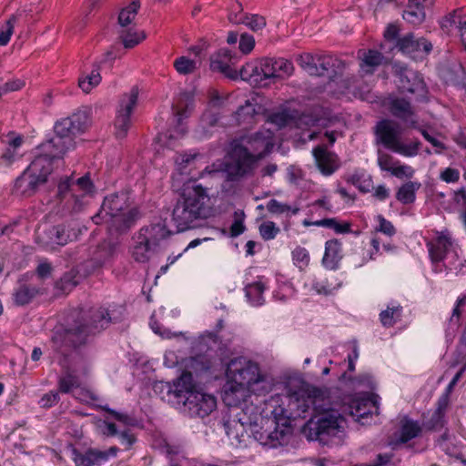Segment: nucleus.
<instances>
[{
	"label": "nucleus",
	"mask_w": 466,
	"mask_h": 466,
	"mask_svg": "<svg viewBox=\"0 0 466 466\" xmlns=\"http://www.w3.org/2000/svg\"><path fill=\"white\" fill-rule=\"evenodd\" d=\"M264 285L259 281L246 286V297L253 306H260L264 303Z\"/></svg>",
	"instance_id": "40"
},
{
	"label": "nucleus",
	"mask_w": 466,
	"mask_h": 466,
	"mask_svg": "<svg viewBox=\"0 0 466 466\" xmlns=\"http://www.w3.org/2000/svg\"><path fill=\"white\" fill-rule=\"evenodd\" d=\"M376 143L394 153L411 157L418 155L420 142L416 140L409 144L401 141V130L398 123L383 119L375 127Z\"/></svg>",
	"instance_id": "10"
},
{
	"label": "nucleus",
	"mask_w": 466,
	"mask_h": 466,
	"mask_svg": "<svg viewBox=\"0 0 466 466\" xmlns=\"http://www.w3.org/2000/svg\"><path fill=\"white\" fill-rule=\"evenodd\" d=\"M39 293V289L35 286L21 284L14 292V302L18 306H24L32 301V299Z\"/></svg>",
	"instance_id": "35"
},
{
	"label": "nucleus",
	"mask_w": 466,
	"mask_h": 466,
	"mask_svg": "<svg viewBox=\"0 0 466 466\" xmlns=\"http://www.w3.org/2000/svg\"><path fill=\"white\" fill-rule=\"evenodd\" d=\"M37 238L44 246L53 247L66 245L70 239V235L64 226L58 225L39 232Z\"/></svg>",
	"instance_id": "26"
},
{
	"label": "nucleus",
	"mask_w": 466,
	"mask_h": 466,
	"mask_svg": "<svg viewBox=\"0 0 466 466\" xmlns=\"http://www.w3.org/2000/svg\"><path fill=\"white\" fill-rule=\"evenodd\" d=\"M73 460L76 466H93L107 461L108 452H102V451L96 449H88L86 452L81 453L75 450Z\"/></svg>",
	"instance_id": "27"
},
{
	"label": "nucleus",
	"mask_w": 466,
	"mask_h": 466,
	"mask_svg": "<svg viewBox=\"0 0 466 466\" xmlns=\"http://www.w3.org/2000/svg\"><path fill=\"white\" fill-rule=\"evenodd\" d=\"M290 429L287 424V419L279 427H274L267 436H258V442L268 448H277L288 441Z\"/></svg>",
	"instance_id": "25"
},
{
	"label": "nucleus",
	"mask_w": 466,
	"mask_h": 466,
	"mask_svg": "<svg viewBox=\"0 0 466 466\" xmlns=\"http://www.w3.org/2000/svg\"><path fill=\"white\" fill-rule=\"evenodd\" d=\"M249 147L234 142L225 164V171L230 180L238 179L254 168L256 162L264 157L273 147V133L262 130L254 134L248 140Z\"/></svg>",
	"instance_id": "4"
},
{
	"label": "nucleus",
	"mask_w": 466,
	"mask_h": 466,
	"mask_svg": "<svg viewBox=\"0 0 466 466\" xmlns=\"http://www.w3.org/2000/svg\"><path fill=\"white\" fill-rule=\"evenodd\" d=\"M113 319L108 310L100 307L82 313L68 328L55 330L52 348L63 369L57 381L59 392L67 394L80 386L76 373L86 372L93 357L91 351L84 348Z\"/></svg>",
	"instance_id": "1"
},
{
	"label": "nucleus",
	"mask_w": 466,
	"mask_h": 466,
	"mask_svg": "<svg viewBox=\"0 0 466 466\" xmlns=\"http://www.w3.org/2000/svg\"><path fill=\"white\" fill-rule=\"evenodd\" d=\"M88 123V116L85 111H77L57 121L55 125V136L40 146L41 152L52 160L61 158L67 150L74 147V137L83 133Z\"/></svg>",
	"instance_id": "8"
},
{
	"label": "nucleus",
	"mask_w": 466,
	"mask_h": 466,
	"mask_svg": "<svg viewBox=\"0 0 466 466\" xmlns=\"http://www.w3.org/2000/svg\"><path fill=\"white\" fill-rule=\"evenodd\" d=\"M60 400L58 391H50L45 394L40 400L41 406L45 408L52 407Z\"/></svg>",
	"instance_id": "62"
},
{
	"label": "nucleus",
	"mask_w": 466,
	"mask_h": 466,
	"mask_svg": "<svg viewBox=\"0 0 466 466\" xmlns=\"http://www.w3.org/2000/svg\"><path fill=\"white\" fill-rule=\"evenodd\" d=\"M378 156V165L381 170L389 171L391 173V170L394 168V167L399 163L398 161H395L394 157L390 156L388 153H385L381 150H378L377 152Z\"/></svg>",
	"instance_id": "54"
},
{
	"label": "nucleus",
	"mask_w": 466,
	"mask_h": 466,
	"mask_svg": "<svg viewBox=\"0 0 466 466\" xmlns=\"http://www.w3.org/2000/svg\"><path fill=\"white\" fill-rule=\"evenodd\" d=\"M93 190L94 185L86 174L77 179L66 177L58 184L57 194L60 198H64L67 193H70L75 202L73 209L78 212L86 204L85 198L91 194Z\"/></svg>",
	"instance_id": "11"
},
{
	"label": "nucleus",
	"mask_w": 466,
	"mask_h": 466,
	"mask_svg": "<svg viewBox=\"0 0 466 466\" xmlns=\"http://www.w3.org/2000/svg\"><path fill=\"white\" fill-rule=\"evenodd\" d=\"M341 258V245L337 239L328 240L325 244V253L322 264L329 269H335Z\"/></svg>",
	"instance_id": "31"
},
{
	"label": "nucleus",
	"mask_w": 466,
	"mask_h": 466,
	"mask_svg": "<svg viewBox=\"0 0 466 466\" xmlns=\"http://www.w3.org/2000/svg\"><path fill=\"white\" fill-rule=\"evenodd\" d=\"M238 76L241 79L249 81L250 83L258 86H267L268 82H266L263 75L259 69V62L258 64L248 63L241 67Z\"/></svg>",
	"instance_id": "32"
},
{
	"label": "nucleus",
	"mask_w": 466,
	"mask_h": 466,
	"mask_svg": "<svg viewBox=\"0 0 466 466\" xmlns=\"http://www.w3.org/2000/svg\"><path fill=\"white\" fill-rule=\"evenodd\" d=\"M455 14H458L456 16L457 27L461 33L466 32V8L457 9Z\"/></svg>",
	"instance_id": "64"
},
{
	"label": "nucleus",
	"mask_w": 466,
	"mask_h": 466,
	"mask_svg": "<svg viewBox=\"0 0 466 466\" xmlns=\"http://www.w3.org/2000/svg\"><path fill=\"white\" fill-rule=\"evenodd\" d=\"M275 69L278 79L292 75L293 64L285 58H274Z\"/></svg>",
	"instance_id": "49"
},
{
	"label": "nucleus",
	"mask_w": 466,
	"mask_h": 466,
	"mask_svg": "<svg viewBox=\"0 0 466 466\" xmlns=\"http://www.w3.org/2000/svg\"><path fill=\"white\" fill-rule=\"evenodd\" d=\"M397 46L400 51L410 56L413 59H420L432 49L431 42L423 37H415L412 33L407 34L398 40Z\"/></svg>",
	"instance_id": "16"
},
{
	"label": "nucleus",
	"mask_w": 466,
	"mask_h": 466,
	"mask_svg": "<svg viewBox=\"0 0 466 466\" xmlns=\"http://www.w3.org/2000/svg\"><path fill=\"white\" fill-rule=\"evenodd\" d=\"M77 285V280L73 273H66L56 283V288L63 293L70 292Z\"/></svg>",
	"instance_id": "51"
},
{
	"label": "nucleus",
	"mask_w": 466,
	"mask_h": 466,
	"mask_svg": "<svg viewBox=\"0 0 466 466\" xmlns=\"http://www.w3.org/2000/svg\"><path fill=\"white\" fill-rule=\"evenodd\" d=\"M271 418L268 416L263 419V422H259L257 428H252L250 432L253 438L258 441V436H267L272 431L274 427H279L282 421L295 416V410L290 408L286 409L279 406L269 410Z\"/></svg>",
	"instance_id": "15"
},
{
	"label": "nucleus",
	"mask_w": 466,
	"mask_h": 466,
	"mask_svg": "<svg viewBox=\"0 0 466 466\" xmlns=\"http://www.w3.org/2000/svg\"><path fill=\"white\" fill-rule=\"evenodd\" d=\"M370 407L378 410L376 400H362L353 401L352 404L347 409L349 414L356 420L365 418L368 414L371 413Z\"/></svg>",
	"instance_id": "34"
},
{
	"label": "nucleus",
	"mask_w": 466,
	"mask_h": 466,
	"mask_svg": "<svg viewBox=\"0 0 466 466\" xmlns=\"http://www.w3.org/2000/svg\"><path fill=\"white\" fill-rule=\"evenodd\" d=\"M236 59L235 54L228 49L222 48L211 56L210 68L212 71L222 73L230 79H237L239 73L232 67Z\"/></svg>",
	"instance_id": "17"
},
{
	"label": "nucleus",
	"mask_w": 466,
	"mask_h": 466,
	"mask_svg": "<svg viewBox=\"0 0 466 466\" xmlns=\"http://www.w3.org/2000/svg\"><path fill=\"white\" fill-rule=\"evenodd\" d=\"M326 392L319 388L303 386L289 397V407L295 410L296 417H306L311 409L315 415L307 422L304 432L311 441L328 443L332 437L343 433L347 426L345 417L336 409L326 408L324 401Z\"/></svg>",
	"instance_id": "2"
},
{
	"label": "nucleus",
	"mask_w": 466,
	"mask_h": 466,
	"mask_svg": "<svg viewBox=\"0 0 466 466\" xmlns=\"http://www.w3.org/2000/svg\"><path fill=\"white\" fill-rule=\"evenodd\" d=\"M340 283H334L332 279H316L312 284V289L319 295H330L338 290Z\"/></svg>",
	"instance_id": "44"
},
{
	"label": "nucleus",
	"mask_w": 466,
	"mask_h": 466,
	"mask_svg": "<svg viewBox=\"0 0 466 466\" xmlns=\"http://www.w3.org/2000/svg\"><path fill=\"white\" fill-rule=\"evenodd\" d=\"M174 67L181 75L193 73L197 68V64L186 56H180L174 61Z\"/></svg>",
	"instance_id": "47"
},
{
	"label": "nucleus",
	"mask_w": 466,
	"mask_h": 466,
	"mask_svg": "<svg viewBox=\"0 0 466 466\" xmlns=\"http://www.w3.org/2000/svg\"><path fill=\"white\" fill-rule=\"evenodd\" d=\"M242 405L239 411H238L234 418L248 426L249 430L257 428L259 422H263V419L268 416L269 412H263L259 410L257 404L253 402L248 403V399L242 401L238 406Z\"/></svg>",
	"instance_id": "20"
},
{
	"label": "nucleus",
	"mask_w": 466,
	"mask_h": 466,
	"mask_svg": "<svg viewBox=\"0 0 466 466\" xmlns=\"http://www.w3.org/2000/svg\"><path fill=\"white\" fill-rule=\"evenodd\" d=\"M269 119L272 124H275L279 128H281L289 125L292 117L287 111H281L272 114Z\"/></svg>",
	"instance_id": "57"
},
{
	"label": "nucleus",
	"mask_w": 466,
	"mask_h": 466,
	"mask_svg": "<svg viewBox=\"0 0 466 466\" xmlns=\"http://www.w3.org/2000/svg\"><path fill=\"white\" fill-rule=\"evenodd\" d=\"M390 174L398 178H411L414 175V169L407 165H399L394 167Z\"/></svg>",
	"instance_id": "59"
},
{
	"label": "nucleus",
	"mask_w": 466,
	"mask_h": 466,
	"mask_svg": "<svg viewBox=\"0 0 466 466\" xmlns=\"http://www.w3.org/2000/svg\"><path fill=\"white\" fill-rule=\"evenodd\" d=\"M138 89L134 86L128 94H125L120 100L119 109L115 121L116 136L117 138L126 137L131 122L130 116L137 105Z\"/></svg>",
	"instance_id": "13"
},
{
	"label": "nucleus",
	"mask_w": 466,
	"mask_h": 466,
	"mask_svg": "<svg viewBox=\"0 0 466 466\" xmlns=\"http://www.w3.org/2000/svg\"><path fill=\"white\" fill-rule=\"evenodd\" d=\"M255 46V39L251 35L242 34L239 39L238 48L243 54L250 53Z\"/></svg>",
	"instance_id": "58"
},
{
	"label": "nucleus",
	"mask_w": 466,
	"mask_h": 466,
	"mask_svg": "<svg viewBox=\"0 0 466 466\" xmlns=\"http://www.w3.org/2000/svg\"><path fill=\"white\" fill-rule=\"evenodd\" d=\"M318 73L313 76H327L329 78L341 74L345 68V63L331 56H319L316 59Z\"/></svg>",
	"instance_id": "23"
},
{
	"label": "nucleus",
	"mask_w": 466,
	"mask_h": 466,
	"mask_svg": "<svg viewBox=\"0 0 466 466\" xmlns=\"http://www.w3.org/2000/svg\"><path fill=\"white\" fill-rule=\"evenodd\" d=\"M420 187V183L409 181L403 184L396 194V198L402 204H410L415 200L416 191Z\"/></svg>",
	"instance_id": "37"
},
{
	"label": "nucleus",
	"mask_w": 466,
	"mask_h": 466,
	"mask_svg": "<svg viewBox=\"0 0 466 466\" xmlns=\"http://www.w3.org/2000/svg\"><path fill=\"white\" fill-rule=\"evenodd\" d=\"M254 114V106L249 101H246V104L244 106H239L238 111L236 112L237 121L238 122V124L250 123L251 120L253 119Z\"/></svg>",
	"instance_id": "50"
},
{
	"label": "nucleus",
	"mask_w": 466,
	"mask_h": 466,
	"mask_svg": "<svg viewBox=\"0 0 466 466\" xmlns=\"http://www.w3.org/2000/svg\"><path fill=\"white\" fill-rule=\"evenodd\" d=\"M175 110V121L177 127L168 132V137L170 139H178L183 137L187 132V127L183 123V119L189 116L191 109L193 108V98L188 93L180 94L176 106H173Z\"/></svg>",
	"instance_id": "14"
},
{
	"label": "nucleus",
	"mask_w": 466,
	"mask_h": 466,
	"mask_svg": "<svg viewBox=\"0 0 466 466\" xmlns=\"http://www.w3.org/2000/svg\"><path fill=\"white\" fill-rule=\"evenodd\" d=\"M428 0H409L407 8L403 12V19L414 25L421 24L425 19L423 3ZM431 4L432 0H429Z\"/></svg>",
	"instance_id": "29"
},
{
	"label": "nucleus",
	"mask_w": 466,
	"mask_h": 466,
	"mask_svg": "<svg viewBox=\"0 0 466 466\" xmlns=\"http://www.w3.org/2000/svg\"><path fill=\"white\" fill-rule=\"evenodd\" d=\"M15 21L16 17L12 15L0 30V46H6L10 41V37L14 32Z\"/></svg>",
	"instance_id": "55"
},
{
	"label": "nucleus",
	"mask_w": 466,
	"mask_h": 466,
	"mask_svg": "<svg viewBox=\"0 0 466 466\" xmlns=\"http://www.w3.org/2000/svg\"><path fill=\"white\" fill-rule=\"evenodd\" d=\"M209 197L201 185L187 186L177 200L172 213L177 231L195 228L198 222L212 216Z\"/></svg>",
	"instance_id": "6"
},
{
	"label": "nucleus",
	"mask_w": 466,
	"mask_h": 466,
	"mask_svg": "<svg viewBox=\"0 0 466 466\" xmlns=\"http://www.w3.org/2000/svg\"><path fill=\"white\" fill-rule=\"evenodd\" d=\"M50 157L42 152L35 157L28 167L19 176L14 185L15 193L23 196L33 195L37 188L47 181L53 170Z\"/></svg>",
	"instance_id": "9"
},
{
	"label": "nucleus",
	"mask_w": 466,
	"mask_h": 466,
	"mask_svg": "<svg viewBox=\"0 0 466 466\" xmlns=\"http://www.w3.org/2000/svg\"><path fill=\"white\" fill-rule=\"evenodd\" d=\"M389 109L390 113L400 118L410 127H417L418 119L409 101L400 97L389 98Z\"/></svg>",
	"instance_id": "18"
},
{
	"label": "nucleus",
	"mask_w": 466,
	"mask_h": 466,
	"mask_svg": "<svg viewBox=\"0 0 466 466\" xmlns=\"http://www.w3.org/2000/svg\"><path fill=\"white\" fill-rule=\"evenodd\" d=\"M120 37L126 48H132L145 39L146 35L143 31H132L131 29H122Z\"/></svg>",
	"instance_id": "43"
},
{
	"label": "nucleus",
	"mask_w": 466,
	"mask_h": 466,
	"mask_svg": "<svg viewBox=\"0 0 466 466\" xmlns=\"http://www.w3.org/2000/svg\"><path fill=\"white\" fill-rule=\"evenodd\" d=\"M384 56L377 50L370 49L362 52L360 71L365 74H372L381 65Z\"/></svg>",
	"instance_id": "33"
},
{
	"label": "nucleus",
	"mask_w": 466,
	"mask_h": 466,
	"mask_svg": "<svg viewBox=\"0 0 466 466\" xmlns=\"http://www.w3.org/2000/svg\"><path fill=\"white\" fill-rule=\"evenodd\" d=\"M140 7L139 0H133L127 7H124L118 15V25L122 29H127L132 21L135 19Z\"/></svg>",
	"instance_id": "39"
},
{
	"label": "nucleus",
	"mask_w": 466,
	"mask_h": 466,
	"mask_svg": "<svg viewBox=\"0 0 466 466\" xmlns=\"http://www.w3.org/2000/svg\"><path fill=\"white\" fill-rule=\"evenodd\" d=\"M101 82V76L99 66H96L90 74L78 80L79 87L86 93L90 92L95 86H98Z\"/></svg>",
	"instance_id": "42"
},
{
	"label": "nucleus",
	"mask_w": 466,
	"mask_h": 466,
	"mask_svg": "<svg viewBox=\"0 0 466 466\" xmlns=\"http://www.w3.org/2000/svg\"><path fill=\"white\" fill-rule=\"evenodd\" d=\"M312 153L318 168L324 176H330L339 168L337 155L328 151L324 147H315Z\"/></svg>",
	"instance_id": "21"
},
{
	"label": "nucleus",
	"mask_w": 466,
	"mask_h": 466,
	"mask_svg": "<svg viewBox=\"0 0 466 466\" xmlns=\"http://www.w3.org/2000/svg\"><path fill=\"white\" fill-rule=\"evenodd\" d=\"M218 122V116L213 112H205L195 130V137L198 139H207L213 134L214 128Z\"/></svg>",
	"instance_id": "30"
},
{
	"label": "nucleus",
	"mask_w": 466,
	"mask_h": 466,
	"mask_svg": "<svg viewBox=\"0 0 466 466\" xmlns=\"http://www.w3.org/2000/svg\"><path fill=\"white\" fill-rule=\"evenodd\" d=\"M152 247L153 246L147 241V238L137 236L132 251L134 259L139 263L147 262L149 258Z\"/></svg>",
	"instance_id": "38"
},
{
	"label": "nucleus",
	"mask_w": 466,
	"mask_h": 466,
	"mask_svg": "<svg viewBox=\"0 0 466 466\" xmlns=\"http://www.w3.org/2000/svg\"><path fill=\"white\" fill-rule=\"evenodd\" d=\"M168 394L174 398L177 405L190 417L205 418L217 407L214 395L204 392L198 388L189 371H184L169 386Z\"/></svg>",
	"instance_id": "5"
},
{
	"label": "nucleus",
	"mask_w": 466,
	"mask_h": 466,
	"mask_svg": "<svg viewBox=\"0 0 466 466\" xmlns=\"http://www.w3.org/2000/svg\"><path fill=\"white\" fill-rule=\"evenodd\" d=\"M464 305H466V296L460 297L456 301V305L452 310V314L450 319V323L451 325H459V319L461 314V308L463 307Z\"/></svg>",
	"instance_id": "60"
},
{
	"label": "nucleus",
	"mask_w": 466,
	"mask_h": 466,
	"mask_svg": "<svg viewBox=\"0 0 466 466\" xmlns=\"http://www.w3.org/2000/svg\"><path fill=\"white\" fill-rule=\"evenodd\" d=\"M224 426L231 445L235 447L247 446L251 434L248 426H246L236 418L226 421Z\"/></svg>",
	"instance_id": "19"
},
{
	"label": "nucleus",
	"mask_w": 466,
	"mask_h": 466,
	"mask_svg": "<svg viewBox=\"0 0 466 466\" xmlns=\"http://www.w3.org/2000/svg\"><path fill=\"white\" fill-rule=\"evenodd\" d=\"M223 401L227 406L238 407L251 398L266 396L273 389L272 379L264 373L259 365L245 357L229 360L226 370Z\"/></svg>",
	"instance_id": "3"
},
{
	"label": "nucleus",
	"mask_w": 466,
	"mask_h": 466,
	"mask_svg": "<svg viewBox=\"0 0 466 466\" xmlns=\"http://www.w3.org/2000/svg\"><path fill=\"white\" fill-rule=\"evenodd\" d=\"M243 25L254 32H258L266 26V19L258 15H245Z\"/></svg>",
	"instance_id": "53"
},
{
	"label": "nucleus",
	"mask_w": 466,
	"mask_h": 466,
	"mask_svg": "<svg viewBox=\"0 0 466 466\" xmlns=\"http://www.w3.org/2000/svg\"><path fill=\"white\" fill-rule=\"evenodd\" d=\"M440 178L446 183H455L460 179V172L458 169L447 167L441 172Z\"/></svg>",
	"instance_id": "61"
},
{
	"label": "nucleus",
	"mask_w": 466,
	"mask_h": 466,
	"mask_svg": "<svg viewBox=\"0 0 466 466\" xmlns=\"http://www.w3.org/2000/svg\"><path fill=\"white\" fill-rule=\"evenodd\" d=\"M421 431V428L418 421L403 417L400 421V430L394 433L390 445L396 447L405 444L410 440L418 437Z\"/></svg>",
	"instance_id": "22"
},
{
	"label": "nucleus",
	"mask_w": 466,
	"mask_h": 466,
	"mask_svg": "<svg viewBox=\"0 0 466 466\" xmlns=\"http://www.w3.org/2000/svg\"><path fill=\"white\" fill-rule=\"evenodd\" d=\"M139 214L131 208L127 193H115L106 196L99 211L92 218L96 224L106 223L111 230L124 233L133 227Z\"/></svg>",
	"instance_id": "7"
},
{
	"label": "nucleus",
	"mask_w": 466,
	"mask_h": 466,
	"mask_svg": "<svg viewBox=\"0 0 466 466\" xmlns=\"http://www.w3.org/2000/svg\"><path fill=\"white\" fill-rule=\"evenodd\" d=\"M279 232V228L271 221L265 222L259 227L260 236L265 240L273 239Z\"/></svg>",
	"instance_id": "56"
},
{
	"label": "nucleus",
	"mask_w": 466,
	"mask_h": 466,
	"mask_svg": "<svg viewBox=\"0 0 466 466\" xmlns=\"http://www.w3.org/2000/svg\"><path fill=\"white\" fill-rule=\"evenodd\" d=\"M452 242L448 235L441 234L435 240L428 243L429 253L433 262L442 260L451 248Z\"/></svg>",
	"instance_id": "28"
},
{
	"label": "nucleus",
	"mask_w": 466,
	"mask_h": 466,
	"mask_svg": "<svg viewBox=\"0 0 466 466\" xmlns=\"http://www.w3.org/2000/svg\"><path fill=\"white\" fill-rule=\"evenodd\" d=\"M394 70L399 77V87L403 92L414 94L417 99L426 97L427 88L421 76L407 66L395 64Z\"/></svg>",
	"instance_id": "12"
},
{
	"label": "nucleus",
	"mask_w": 466,
	"mask_h": 466,
	"mask_svg": "<svg viewBox=\"0 0 466 466\" xmlns=\"http://www.w3.org/2000/svg\"><path fill=\"white\" fill-rule=\"evenodd\" d=\"M267 209L269 213L275 215H282L286 214L287 217H290L291 215H296L299 211L298 207H292L285 203H281L277 199H270L267 203Z\"/></svg>",
	"instance_id": "41"
},
{
	"label": "nucleus",
	"mask_w": 466,
	"mask_h": 466,
	"mask_svg": "<svg viewBox=\"0 0 466 466\" xmlns=\"http://www.w3.org/2000/svg\"><path fill=\"white\" fill-rule=\"evenodd\" d=\"M170 235L171 231L167 228L166 220L158 218L149 227L142 228L138 236L147 238V241L155 247Z\"/></svg>",
	"instance_id": "24"
},
{
	"label": "nucleus",
	"mask_w": 466,
	"mask_h": 466,
	"mask_svg": "<svg viewBox=\"0 0 466 466\" xmlns=\"http://www.w3.org/2000/svg\"><path fill=\"white\" fill-rule=\"evenodd\" d=\"M116 245L111 242H104L98 247V254L95 258V265L92 267V270L96 268H99L105 263L109 258H111L115 252Z\"/></svg>",
	"instance_id": "45"
},
{
	"label": "nucleus",
	"mask_w": 466,
	"mask_h": 466,
	"mask_svg": "<svg viewBox=\"0 0 466 466\" xmlns=\"http://www.w3.org/2000/svg\"><path fill=\"white\" fill-rule=\"evenodd\" d=\"M292 259L298 268L303 269L309 263V254L305 248L297 247L292 251Z\"/></svg>",
	"instance_id": "52"
},
{
	"label": "nucleus",
	"mask_w": 466,
	"mask_h": 466,
	"mask_svg": "<svg viewBox=\"0 0 466 466\" xmlns=\"http://www.w3.org/2000/svg\"><path fill=\"white\" fill-rule=\"evenodd\" d=\"M402 307L400 305L388 306L380 313V320L383 327L390 328L400 320Z\"/></svg>",
	"instance_id": "36"
},
{
	"label": "nucleus",
	"mask_w": 466,
	"mask_h": 466,
	"mask_svg": "<svg viewBox=\"0 0 466 466\" xmlns=\"http://www.w3.org/2000/svg\"><path fill=\"white\" fill-rule=\"evenodd\" d=\"M52 270V265L47 261H43L38 264L35 272L40 279H44L51 276Z\"/></svg>",
	"instance_id": "63"
},
{
	"label": "nucleus",
	"mask_w": 466,
	"mask_h": 466,
	"mask_svg": "<svg viewBox=\"0 0 466 466\" xmlns=\"http://www.w3.org/2000/svg\"><path fill=\"white\" fill-rule=\"evenodd\" d=\"M316 59L317 56H314L310 54H303L299 55L297 57L298 64L310 76L318 73V69L316 67Z\"/></svg>",
	"instance_id": "48"
},
{
	"label": "nucleus",
	"mask_w": 466,
	"mask_h": 466,
	"mask_svg": "<svg viewBox=\"0 0 466 466\" xmlns=\"http://www.w3.org/2000/svg\"><path fill=\"white\" fill-rule=\"evenodd\" d=\"M259 69L264 76L265 81L268 82V85L278 79L274 58L266 57L259 60Z\"/></svg>",
	"instance_id": "46"
}]
</instances>
